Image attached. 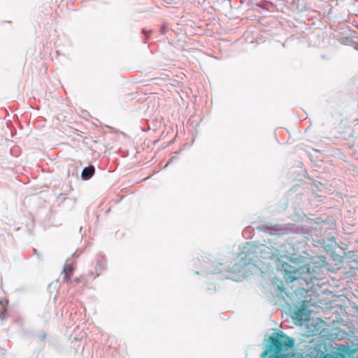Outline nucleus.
Wrapping results in <instances>:
<instances>
[{
  "mask_svg": "<svg viewBox=\"0 0 358 358\" xmlns=\"http://www.w3.org/2000/svg\"><path fill=\"white\" fill-rule=\"evenodd\" d=\"M310 314L308 313V309L302 306L300 308L297 309L294 313L293 317L295 320H297L299 321H308L309 320Z\"/></svg>",
  "mask_w": 358,
  "mask_h": 358,
  "instance_id": "obj_4",
  "label": "nucleus"
},
{
  "mask_svg": "<svg viewBox=\"0 0 358 358\" xmlns=\"http://www.w3.org/2000/svg\"><path fill=\"white\" fill-rule=\"evenodd\" d=\"M303 257L299 259H289V263L282 262L280 269L283 273V278L285 282H292L294 280H302L307 285L312 282L314 279H318L319 275L315 268V266L304 262Z\"/></svg>",
  "mask_w": 358,
  "mask_h": 358,
  "instance_id": "obj_1",
  "label": "nucleus"
},
{
  "mask_svg": "<svg viewBox=\"0 0 358 358\" xmlns=\"http://www.w3.org/2000/svg\"><path fill=\"white\" fill-rule=\"evenodd\" d=\"M73 271H74V268L73 267L72 265H71V264H65L64 265V266L63 268L62 273H64V278L66 281V282H68V283L71 282V277L72 276V275L73 273Z\"/></svg>",
  "mask_w": 358,
  "mask_h": 358,
  "instance_id": "obj_5",
  "label": "nucleus"
},
{
  "mask_svg": "<svg viewBox=\"0 0 358 358\" xmlns=\"http://www.w3.org/2000/svg\"><path fill=\"white\" fill-rule=\"evenodd\" d=\"M266 249L264 245L258 246L247 243L244 245L243 251L239 253L238 262L234 265L233 271L244 278L256 273L259 270L256 259L259 257H265L262 253Z\"/></svg>",
  "mask_w": 358,
  "mask_h": 358,
  "instance_id": "obj_2",
  "label": "nucleus"
},
{
  "mask_svg": "<svg viewBox=\"0 0 358 358\" xmlns=\"http://www.w3.org/2000/svg\"><path fill=\"white\" fill-rule=\"evenodd\" d=\"M105 262L104 261H98L96 263V269L103 270L105 268Z\"/></svg>",
  "mask_w": 358,
  "mask_h": 358,
  "instance_id": "obj_8",
  "label": "nucleus"
},
{
  "mask_svg": "<svg viewBox=\"0 0 358 358\" xmlns=\"http://www.w3.org/2000/svg\"><path fill=\"white\" fill-rule=\"evenodd\" d=\"M94 167L90 165L83 169L81 176L84 180H89L94 174Z\"/></svg>",
  "mask_w": 358,
  "mask_h": 358,
  "instance_id": "obj_6",
  "label": "nucleus"
},
{
  "mask_svg": "<svg viewBox=\"0 0 358 358\" xmlns=\"http://www.w3.org/2000/svg\"><path fill=\"white\" fill-rule=\"evenodd\" d=\"M7 305H8V301H0V312H1L0 318L1 320H5L6 317V312H7L6 306H7Z\"/></svg>",
  "mask_w": 358,
  "mask_h": 358,
  "instance_id": "obj_7",
  "label": "nucleus"
},
{
  "mask_svg": "<svg viewBox=\"0 0 358 358\" xmlns=\"http://www.w3.org/2000/svg\"><path fill=\"white\" fill-rule=\"evenodd\" d=\"M219 272H220V270H216V269H215L213 271L208 269V271H207V273H217Z\"/></svg>",
  "mask_w": 358,
  "mask_h": 358,
  "instance_id": "obj_9",
  "label": "nucleus"
},
{
  "mask_svg": "<svg viewBox=\"0 0 358 358\" xmlns=\"http://www.w3.org/2000/svg\"><path fill=\"white\" fill-rule=\"evenodd\" d=\"M277 287H278V290H279L280 292H282L284 290L282 285H278Z\"/></svg>",
  "mask_w": 358,
  "mask_h": 358,
  "instance_id": "obj_10",
  "label": "nucleus"
},
{
  "mask_svg": "<svg viewBox=\"0 0 358 358\" xmlns=\"http://www.w3.org/2000/svg\"><path fill=\"white\" fill-rule=\"evenodd\" d=\"M294 340L282 332L272 336V358H292L289 351L293 350Z\"/></svg>",
  "mask_w": 358,
  "mask_h": 358,
  "instance_id": "obj_3",
  "label": "nucleus"
}]
</instances>
